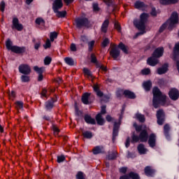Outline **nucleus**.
<instances>
[{
	"mask_svg": "<svg viewBox=\"0 0 179 179\" xmlns=\"http://www.w3.org/2000/svg\"><path fill=\"white\" fill-rule=\"evenodd\" d=\"M88 24L89 20L85 17H80L76 19V25L79 29H80V27H83V26H88Z\"/></svg>",
	"mask_w": 179,
	"mask_h": 179,
	"instance_id": "39448f33",
	"label": "nucleus"
},
{
	"mask_svg": "<svg viewBox=\"0 0 179 179\" xmlns=\"http://www.w3.org/2000/svg\"><path fill=\"white\" fill-rule=\"evenodd\" d=\"M178 2L179 0H159V3L164 6L176 5V3H178Z\"/></svg>",
	"mask_w": 179,
	"mask_h": 179,
	"instance_id": "f3484780",
	"label": "nucleus"
},
{
	"mask_svg": "<svg viewBox=\"0 0 179 179\" xmlns=\"http://www.w3.org/2000/svg\"><path fill=\"white\" fill-rule=\"evenodd\" d=\"M137 149L140 155H145V153H148V149L145 148L143 144L138 145Z\"/></svg>",
	"mask_w": 179,
	"mask_h": 179,
	"instance_id": "5701e85b",
	"label": "nucleus"
},
{
	"mask_svg": "<svg viewBox=\"0 0 179 179\" xmlns=\"http://www.w3.org/2000/svg\"><path fill=\"white\" fill-rule=\"evenodd\" d=\"M21 81L23 82L24 83L29 82L30 77H29V76L23 75L21 76Z\"/></svg>",
	"mask_w": 179,
	"mask_h": 179,
	"instance_id": "ea45409f",
	"label": "nucleus"
},
{
	"mask_svg": "<svg viewBox=\"0 0 179 179\" xmlns=\"http://www.w3.org/2000/svg\"><path fill=\"white\" fill-rule=\"evenodd\" d=\"M169 71V64H165L162 66L159 67L157 72L158 75H163L164 73H166Z\"/></svg>",
	"mask_w": 179,
	"mask_h": 179,
	"instance_id": "dca6fc26",
	"label": "nucleus"
},
{
	"mask_svg": "<svg viewBox=\"0 0 179 179\" xmlns=\"http://www.w3.org/2000/svg\"><path fill=\"white\" fill-rule=\"evenodd\" d=\"M19 72L23 75H30L31 69L27 64H21L18 67Z\"/></svg>",
	"mask_w": 179,
	"mask_h": 179,
	"instance_id": "423d86ee",
	"label": "nucleus"
},
{
	"mask_svg": "<svg viewBox=\"0 0 179 179\" xmlns=\"http://www.w3.org/2000/svg\"><path fill=\"white\" fill-rule=\"evenodd\" d=\"M143 87L145 90V92H149V90L152 89V81L148 80V81L143 82Z\"/></svg>",
	"mask_w": 179,
	"mask_h": 179,
	"instance_id": "412c9836",
	"label": "nucleus"
},
{
	"mask_svg": "<svg viewBox=\"0 0 179 179\" xmlns=\"http://www.w3.org/2000/svg\"><path fill=\"white\" fill-rule=\"evenodd\" d=\"M65 160V157L64 155H61L57 157V163H62Z\"/></svg>",
	"mask_w": 179,
	"mask_h": 179,
	"instance_id": "6e6d98bb",
	"label": "nucleus"
},
{
	"mask_svg": "<svg viewBox=\"0 0 179 179\" xmlns=\"http://www.w3.org/2000/svg\"><path fill=\"white\" fill-rule=\"evenodd\" d=\"M173 52L174 54H179V43L175 45Z\"/></svg>",
	"mask_w": 179,
	"mask_h": 179,
	"instance_id": "864d4df0",
	"label": "nucleus"
},
{
	"mask_svg": "<svg viewBox=\"0 0 179 179\" xmlns=\"http://www.w3.org/2000/svg\"><path fill=\"white\" fill-rule=\"evenodd\" d=\"M64 62L67 65L73 66L75 65V61H73V59L71 57H66L64 58Z\"/></svg>",
	"mask_w": 179,
	"mask_h": 179,
	"instance_id": "e433bc0d",
	"label": "nucleus"
},
{
	"mask_svg": "<svg viewBox=\"0 0 179 179\" xmlns=\"http://www.w3.org/2000/svg\"><path fill=\"white\" fill-rule=\"evenodd\" d=\"M139 140H141V142H146V141H148V132L146 131V130H143L140 134L139 137L135 135L133 136V142H138Z\"/></svg>",
	"mask_w": 179,
	"mask_h": 179,
	"instance_id": "20e7f679",
	"label": "nucleus"
},
{
	"mask_svg": "<svg viewBox=\"0 0 179 179\" xmlns=\"http://www.w3.org/2000/svg\"><path fill=\"white\" fill-rule=\"evenodd\" d=\"M115 27L117 30V31H121V25H120L118 22L115 23Z\"/></svg>",
	"mask_w": 179,
	"mask_h": 179,
	"instance_id": "e2e57ef3",
	"label": "nucleus"
},
{
	"mask_svg": "<svg viewBox=\"0 0 179 179\" xmlns=\"http://www.w3.org/2000/svg\"><path fill=\"white\" fill-rule=\"evenodd\" d=\"M150 15L151 16H157V11L156 10V8L155 7H152L151 8Z\"/></svg>",
	"mask_w": 179,
	"mask_h": 179,
	"instance_id": "603ef678",
	"label": "nucleus"
},
{
	"mask_svg": "<svg viewBox=\"0 0 179 179\" xmlns=\"http://www.w3.org/2000/svg\"><path fill=\"white\" fill-rule=\"evenodd\" d=\"M77 179H85V177L83 176V173L79 172L76 176Z\"/></svg>",
	"mask_w": 179,
	"mask_h": 179,
	"instance_id": "bf43d9fd",
	"label": "nucleus"
},
{
	"mask_svg": "<svg viewBox=\"0 0 179 179\" xmlns=\"http://www.w3.org/2000/svg\"><path fill=\"white\" fill-rule=\"evenodd\" d=\"M164 52V48L163 47L157 48L152 53V55L155 58H160V57H163Z\"/></svg>",
	"mask_w": 179,
	"mask_h": 179,
	"instance_id": "4468645a",
	"label": "nucleus"
},
{
	"mask_svg": "<svg viewBox=\"0 0 179 179\" xmlns=\"http://www.w3.org/2000/svg\"><path fill=\"white\" fill-rule=\"evenodd\" d=\"M54 107V100L48 101L45 103V108L46 110H51Z\"/></svg>",
	"mask_w": 179,
	"mask_h": 179,
	"instance_id": "c9c22d12",
	"label": "nucleus"
},
{
	"mask_svg": "<svg viewBox=\"0 0 179 179\" xmlns=\"http://www.w3.org/2000/svg\"><path fill=\"white\" fill-rule=\"evenodd\" d=\"M136 9H139L140 10H145L146 6L144 2L142 1H136L134 4Z\"/></svg>",
	"mask_w": 179,
	"mask_h": 179,
	"instance_id": "aec40b11",
	"label": "nucleus"
},
{
	"mask_svg": "<svg viewBox=\"0 0 179 179\" xmlns=\"http://www.w3.org/2000/svg\"><path fill=\"white\" fill-rule=\"evenodd\" d=\"M141 73L143 75H150V69L149 68H145L141 70Z\"/></svg>",
	"mask_w": 179,
	"mask_h": 179,
	"instance_id": "49530a36",
	"label": "nucleus"
},
{
	"mask_svg": "<svg viewBox=\"0 0 179 179\" xmlns=\"http://www.w3.org/2000/svg\"><path fill=\"white\" fill-rule=\"evenodd\" d=\"M89 97H90V94L87 92L83 94L82 96V101L83 104H89Z\"/></svg>",
	"mask_w": 179,
	"mask_h": 179,
	"instance_id": "bb28decb",
	"label": "nucleus"
},
{
	"mask_svg": "<svg viewBox=\"0 0 179 179\" xmlns=\"http://www.w3.org/2000/svg\"><path fill=\"white\" fill-rule=\"evenodd\" d=\"M0 10L1 12H4L5 11V2L1 1L0 3Z\"/></svg>",
	"mask_w": 179,
	"mask_h": 179,
	"instance_id": "13d9d810",
	"label": "nucleus"
},
{
	"mask_svg": "<svg viewBox=\"0 0 179 179\" xmlns=\"http://www.w3.org/2000/svg\"><path fill=\"white\" fill-rule=\"evenodd\" d=\"M123 93L126 97H128V99H135L136 97V96L135 95V93L129 90H125L124 91Z\"/></svg>",
	"mask_w": 179,
	"mask_h": 179,
	"instance_id": "a878e982",
	"label": "nucleus"
},
{
	"mask_svg": "<svg viewBox=\"0 0 179 179\" xmlns=\"http://www.w3.org/2000/svg\"><path fill=\"white\" fill-rule=\"evenodd\" d=\"M64 6V3H62V0H54L52 3V10H59L61 8Z\"/></svg>",
	"mask_w": 179,
	"mask_h": 179,
	"instance_id": "f8f14e48",
	"label": "nucleus"
},
{
	"mask_svg": "<svg viewBox=\"0 0 179 179\" xmlns=\"http://www.w3.org/2000/svg\"><path fill=\"white\" fill-rule=\"evenodd\" d=\"M115 157H117V155H115V151H113L111 154H109L107 156V159L108 160H113V159H115Z\"/></svg>",
	"mask_w": 179,
	"mask_h": 179,
	"instance_id": "a18cd8bd",
	"label": "nucleus"
},
{
	"mask_svg": "<svg viewBox=\"0 0 179 179\" xmlns=\"http://www.w3.org/2000/svg\"><path fill=\"white\" fill-rule=\"evenodd\" d=\"M147 63L150 66H156V65L159 64V59H157V57H153V55H152L151 57L148 59Z\"/></svg>",
	"mask_w": 179,
	"mask_h": 179,
	"instance_id": "2eb2a0df",
	"label": "nucleus"
},
{
	"mask_svg": "<svg viewBox=\"0 0 179 179\" xmlns=\"http://www.w3.org/2000/svg\"><path fill=\"white\" fill-rule=\"evenodd\" d=\"M94 41H92L88 43L89 51H92L93 50V47L94 46Z\"/></svg>",
	"mask_w": 179,
	"mask_h": 179,
	"instance_id": "09e8293b",
	"label": "nucleus"
},
{
	"mask_svg": "<svg viewBox=\"0 0 179 179\" xmlns=\"http://www.w3.org/2000/svg\"><path fill=\"white\" fill-rule=\"evenodd\" d=\"M35 23L36 24H45V21H44V19L41 18V17H38L36 18V20H35Z\"/></svg>",
	"mask_w": 179,
	"mask_h": 179,
	"instance_id": "79ce46f5",
	"label": "nucleus"
},
{
	"mask_svg": "<svg viewBox=\"0 0 179 179\" xmlns=\"http://www.w3.org/2000/svg\"><path fill=\"white\" fill-rule=\"evenodd\" d=\"M93 153L94 155L104 153V148L103 146H96L93 149Z\"/></svg>",
	"mask_w": 179,
	"mask_h": 179,
	"instance_id": "b1692460",
	"label": "nucleus"
},
{
	"mask_svg": "<svg viewBox=\"0 0 179 179\" xmlns=\"http://www.w3.org/2000/svg\"><path fill=\"white\" fill-rule=\"evenodd\" d=\"M83 135L84 138H86L87 139H92V138H93V133H92V131H84Z\"/></svg>",
	"mask_w": 179,
	"mask_h": 179,
	"instance_id": "f704fd0d",
	"label": "nucleus"
},
{
	"mask_svg": "<svg viewBox=\"0 0 179 179\" xmlns=\"http://www.w3.org/2000/svg\"><path fill=\"white\" fill-rule=\"evenodd\" d=\"M178 13L177 12L172 13L170 18L166 21L168 29L171 30L172 27H176V25L178 24Z\"/></svg>",
	"mask_w": 179,
	"mask_h": 179,
	"instance_id": "7ed1b4c3",
	"label": "nucleus"
},
{
	"mask_svg": "<svg viewBox=\"0 0 179 179\" xmlns=\"http://www.w3.org/2000/svg\"><path fill=\"white\" fill-rule=\"evenodd\" d=\"M15 104L17 105L18 108H23V102H22V101H17L15 103Z\"/></svg>",
	"mask_w": 179,
	"mask_h": 179,
	"instance_id": "680f3d73",
	"label": "nucleus"
},
{
	"mask_svg": "<svg viewBox=\"0 0 179 179\" xmlns=\"http://www.w3.org/2000/svg\"><path fill=\"white\" fill-rule=\"evenodd\" d=\"M118 48L122 50V51H123L124 52V54H128V46H126L122 43H120L118 45Z\"/></svg>",
	"mask_w": 179,
	"mask_h": 179,
	"instance_id": "473e14b6",
	"label": "nucleus"
},
{
	"mask_svg": "<svg viewBox=\"0 0 179 179\" xmlns=\"http://www.w3.org/2000/svg\"><path fill=\"white\" fill-rule=\"evenodd\" d=\"M128 169L127 167H122L120 169V172L122 173L123 174H125V173H127V170Z\"/></svg>",
	"mask_w": 179,
	"mask_h": 179,
	"instance_id": "338daca9",
	"label": "nucleus"
},
{
	"mask_svg": "<svg viewBox=\"0 0 179 179\" xmlns=\"http://www.w3.org/2000/svg\"><path fill=\"white\" fill-rule=\"evenodd\" d=\"M83 72L86 76H88V78H93V74H92V72L89 71L87 69L84 68Z\"/></svg>",
	"mask_w": 179,
	"mask_h": 179,
	"instance_id": "a19ab883",
	"label": "nucleus"
},
{
	"mask_svg": "<svg viewBox=\"0 0 179 179\" xmlns=\"http://www.w3.org/2000/svg\"><path fill=\"white\" fill-rule=\"evenodd\" d=\"M110 22L108 21V20H106L101 26V31H103V33H107V29L108 27V24H109Z\"/></svg>",
	"mask_w": 179,
	"mask_h": 179,
	"instance_id": "c756f323",
	"label": "nucleus"
},
{
	"mask_svg": "<svg viewBox=\"0 0 179 179\" xmlns=\"http://www.w3.org/2000/svg\"><path fill=\"white\" fill-rule=\"evenodd\" d=\"M141 179L138 173H135L134 172L129 173L128 175H124L121 176L120 179Z\"/></svg>",
	"mask_w": 179,
	"mask_h": 179,
	"instance_id": "ddd939ff",
	"label": "nucleus"
},
{
	"mask_svg": "<svg viewBox=\"0 0 179 179\" xmlns=\"http://www.w3.org/2000/svg\"><path fill=\"white\" fill-rule=\"evenodd\" d=\"M91 62H93V64H97V59L94 54L91 55Z\"/></svg>",
	"mask_w": 179,
	"mask_h": 179,
	"instance_id": "4d7b16f0",
	"label": "nucleus"
},
{
	"mask_svg": "<svg viewBox=\"0 0 179 179\" xmlns=\"http://www.w3.org/2000/svg\"><path fill=\"white\" fill-rule=\"evenodd\" d=\"M169 97L171 100H173L174 101H176V100H178L179 98V92L178 90L176 89V88H172L169 92Z\"/></svg>",
	"mask_w": 179,
	"mask_h": 179,
	"instance_id": "1a4fd4ad",
	"label": "nucleus"
},
{
	"mask_svg": "<svg viewBox=\"0 0 179 179\" xmlns=\"http://www.w3.org/2000/svg\"><path fill=\"white\" fill-rule=\"evenodd\" d=\"M8 96H10V99H15L16 94L15 93V91H10L8 93Z\"/></svg>",
	"mask_w": 179,
	"mask_h": 179,
	"instance_id": "052dcab7",
	"label": "nucleus"
},
{
	"mask_svg": "<svg viewBox=\"0 0 179 179\" xmlns=\"http://www.w3.org/2000/svg\"><path fill=\"white\" fill-rule=\"evenodd\" d=\"M53 132H54L55 135H58V133L59 132V129H58V127L54 126L53 127Z\"/></svg>",
	"mask_w": 179,
	"mask_h": 179,
	"instance_id": "69168bd1",
	"label": "nucleus"
},
{
	"mask_svg": "<svg viewBox=\"0 0 179 179\" xmlns=\"http://www.w3.org/2000/svg\"><path fill=\"white\" fill-rule=\"evenodd\" d=\"M134 127L136 128V131H142V129H143L142 126H138V125L136 124V123H134Z\"/></svg>",
	"mask_w": 179,
	"mask_h": 179,
	"instance_id": "0e129e2a",
	"label": "nucleus"
},
{
	"mask_svg": "<svg viewBox=\"0 0 179 179\" xmlns=\"http://www.w3.org/2000/svg\"><path fill=\"white\" fill-rule=\"evenodd\" d=\"M157 118L158 125H163L164 122V112L163 110H159L157 112Z\"/></svg>",
	"mask_w": 179,
	"mask_h": 179,
	"instance_id": "9b49d317",
	"label": "nucleus"
},
{
	"mask_svg": "<svg viewBox=\"0 0 179 179\" xmlns=\"http://www.w3.org/2000/svg\"><path fill=\"white\" fill-rule=\"evenodd\" d=\"M110 54L114 59H117L120 57V49L117 48V45H113L110 49Z\"/></svg>",
	"mask_w": 179,
	"mask_h": 179,
	"instance_id": "6e6552de",
	"label": "nucleus"
},
{
	"mask_svg": "<svg viewBox=\"0 0 179 179\" xmlns=\"http://www.w3.org/2000/svg\"><path fill=\"white\" fill-rule=\"evenodd\" d=\"M166 27H169V25H167V22H165L164 24H163L160 28H159V32L162 33V31H164V29H166Z\"/></svg>",
	"mask_w": 179,
	"mask_h": 179,
	"instance_id": "5fc2aeb1",
	"label": "nucleus"
},
{
	"mask_svg": "<svg viewBox=\"0 0 179 179\" xmlns=\"http://www.w3.org/2000/svg\"><path fill=\"white\" fill-rule=\"evenodd\" d=\"M80 41L83 43V44H86L89 41V39L85 36H82L80 37Z\"/></svg>",
	"mask_w": 179,
	"mask_h": 179,
	"instance_id": "8fccbe9b",
	"label": "nucleus"
},
{
	"mask_svg": "<svg viewBox=\"0 0 179 179\" xmlns=\"http://www.w3.org/2000/svg\"><path fill=\"white\" fill-rule=\"evenodd\" d=\"M6 48L8 50H12V48L13 47L12 42L10 41V39H8L6 42Z\"/></svg>",
	"mask_w": 179,
	"mask_h": 179,
	"instance_id": "c03bdc74",
	"label": "nucleus"
},
{
	"mask_svg": "<svg viewBox=\"0 0 179 179\" xmlns=\"http://www.w3.org/2000/svg\"><path fill=\"white\" fill-rule=\"evenodd\" d=\"M136 120L140 121V122H145V115H143V114L137 113L136 114Z\"/></svg>",
	"mask_w": 179,
	"mask_h": 179,
	"instance_id": "72a5a7b5",
	"label": "nucleus"
},
{
	"mask_svg": "<svg viewBox=\"0 0 179 179\" xmlns=\"http://www.w3.org/2000/svg\"><path fill=\"white\" fill-rule=\"evenodd\" d=\"M34 71H35V72H36V73H38V75H40V74H43V72H44V71H45V68L38 67L37 66H34Z\"/></svg>",
	"mask_w": 179,
	"mask_h": 179,
	"instance_id": "7c9ffc66",
	"label": "nucleus"
},
{
	"mask_svg": "<svg viewBox=\"0 0 179 179\" xmlns=\"http://www.w3.org/2000/svg\"><path fill=\"white\" fill-rule=\"evenodd\" d=\"M148 17H149V14L144 13L140 15V20H134V26H136V27L138 29V30H141V31L136 34V37H138V36H142V34H145V24H146V22H148Z\"/></svg>",
	"mask_w": 179,
	"mask_h": 179,
	"instance_id": "f03ea898",
	"label": "nucleus"
},
{
	"mask_svg": "<svg viewBox=\"0 0 179 179\" xmlns=\"http://www.w3.org/2000/svg\"><path fill=\"white\" fill-rule=\"evenodd\" d=\"M152 93H153V106L155 108H157L159 107V104H162V106H166V101H167L166 96L162 94L160 92V90L157 87H154L152 89Z\"/></svg>",
	"mask_w": 179,
	"mask_h": 179,
	"instance_id": "f257e3e1",
	"label": "nucleus"
},
{
	"mask_svg": "<svg viewBox=\"0 0 179 179\" xmlns=\"http://www.w3.org/2000/svg\"><path fill=\"white\" fill-rule=\"evenodd\" d=\"M145 174L148 176V177H152L155 174V170L150 168V166H146L145 168Z\"/></svg>",
	"mask_w": 179,
	"mask_h": 179,
	"instance_id": "4be33fe9",
	"label": "nucleus"
},
{
	"mask_svg": "<svg viewBox=\"0 0 179 179\" xmlns=\"http://www.w3.org/2000/svg\"><path fill=\"white\" fill-rule=\"evenodd\" d=\"M96 120L98 125H104V122H106V120H104V119H103V117L101 116V113H99L96 116Z\"/></svg>",
	"mask_w": 179,
	"mask_h": 179,
	"instance_id": "393cba45",
	"label": "nucleus"
},
{
	"mask_svg": "<svg viewBox=\"0 0 179 179\" xmlns=\"http://www.w3.org/2000/svg\"><path fill=\"white\" fill-rule=\"evenodd\" d=\"M122 116L120 117V120L117 122H115L113 133V141H115V137L118 136V129H120V126L121 125V120Z\"/></svg>",
	"mask_w": 179,
	"mask_h": 179,
	"instance_id": "0eeeda50",
	"label": "nucleus"
},
{
	"mask_svg": "<svg viewBox=\"0 0 179 179\" xmlns=\"http://www.w3.org/2000/svg\"><path fill=\"white\" fill-rule=\"evenodd\" d=\"M71 51H76V45L75 43L71 45Z\"/></svg>",
	"mask_w": 179,
	"mask_h": 179,
	"instance_id": "774afa93",
	"label": "nucleus"
},
{
	"mask_svg": "<svg viewBox=\"0 0 179 179\" xmlns=\"http://www.w3.org/2000/svg\"><path fill=\"white\" fill-rule=\"evenodd\" d=\"M13 29H15L18 31H22V30H23V24L19 22V19H17V17H14L13 19Z\"/></svg>",
	"mask_w": 179,
	"mask_h": 179,
	"instance_id": "9d476101",
	"label": "nucleus"
},
{
	"mask_svg": "<svg viewBox=\"0 0 179 179\" xmlns=\"http://www.w3.org/2000/svg\"><path fill=\"white\" fill-rule=\"evenodd\" d=\"M53 12L55 13L57 17H65L66 15V11L65 10L59 11V10H56Z\"/></svg>",
	"mask_w": 179,
	"mask_h": 179,
	"instance_id": "c85d7f7f",
	"label": "nucleus"
},
{
	"mask_svg": "<svg viewBox=\"0 0 179 179\" xmlns=\"http://www.w3.org/2000/svg\"><path fill=\"white\" fill-rule=\"evenodd\" d=\"M148 143L150 148H155L156 146V135L150 134L148 140Z\"/></svg>",
	"mask_w": 179,
	"mask_h": 179,
	"instance_id": "a211bd4d",
	"label": "nucleus"
},
{
	"mask_svg": "<svg viewBox=\"0 0 179 179\" xmlns=\"http://www.w3.org/2000/svg\"><path fill=\"white\" fill-rule=\"evenodd\" d=\"M164 131L166 139H170V136L169 135V131H170V126H169V124H166L164 127Z\"/></svg>",
	"mask_w": 179,
	"mask_h": 179,
	"instance_id": "2f4dec72",
	"label": "nucleus"
},
{
	"mask_svg": "<svg viewBox=\"0 0 179 179\" xmlns=\"http://www.w3.org/2000/svg\"><path fill=\"white\" fill-rule=\"evenodd\" d=\"M33 43H34L35 50H38V48H40V47L41 45V41L40 40L36 41V39H34Z\"/></svg>",
	"mask_w": 179,
	"mask_h": 179,
	"instance_id": "4c0bfd02",
	"label": "nucleus"
},
{
	"mask_svg": "<svg viewBox=\"0 0 179 179\" xmlns=\"http://www.w3.org/2000/svg\"><path fill=\"white\" fill-rule=\"evenodd\" d=\"M51 47V41L50 39H47L45 44L43 45V48L47 50Z\"/></svg>",
	"mask_w": 179,
	"mask_h": 179,
	"instance_id": "37998d69",
	"label": "nucleus"
},
{
	"mask_svg": "<svg viewBox=\"0 0 179 179\" xmlns=\"http://www.w3.org/2000/svg\"><path fill=\"white\" fill-rule=\"evenodd\" d=\"M108 44H110V40H108V38H105L102 42V47L104 48L106 45H108Z\"/></svg>",
	"mask_w": 179,
	"mask_h": 179,
	"instance_id": "3c124183",
	"label": "nucleus"
},
{
	"mask_svg": "<svg viewBox=\"0 0 179 179\" xmlns=\"http://www.w3.org/2000/svg\"><path fill=\"white\" fill-rule=\"evenodd\" d=\"M52 59L50 57H46L44 59V64L45 65H50L51 64Z\"/></svg>",
	"mask_w": 179,
	"mask_h": 179,
	"instance_id": "de8ad7c7",
	"label": "nucleus"
},
{
	"mask_svg": "<svg viewBox=\"0 0 179 179\" xmlns=\"http://www.w3.org/2000/svg\"><path fill=\"white\" fill-rule=\"evenodd\" d=\"M85 120L87 122V124H96V120L92 118V117L89 115H86L85 116Z\"/></svg>",
	"mask_w": 179,
	"mask_h": 179,
	"instance_id": "cd10ccee",
	"label": "nucleus"
},
{
	"mask_svg": "<svg viewBox=\"0 0 179 179\" xmlns=\"http://www.w3.org/2000/svg\"><path fill=\"white\" fill-rule=\"evenodd\" d=\"M24 48H20L19 46L14 45L11 48L10 51L13 52H15V54H22V52H24Z\"/></svg>",
	"mask_w": 179,
	"mask_h": 179,
	"instance_id": "6ab92c4d",
	"label": "nucleus"
},
{
	"mask_svg": "<svg viewBox=\"0 0 179 179\" xmlns=\"http://www.w3.org/2000/svg\"><path fill=\"white\" fill-rule=\"evenodd\" d=\"M57 37H58V33L53 31V32H50V41H54L55 40V38H57Z\"/></svg>",
	"mask_w": 179,
	"mask_h": 179,
	"instance_id": "58836bf2",
	"label": "nucleus"
}]
</instances>
